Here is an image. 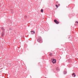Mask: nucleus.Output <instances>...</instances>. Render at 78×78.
I'll return each mask as SVG.
<instances>
[{
    "instance_id": "14",
    "label": "nucleus",
    "mask_w": 78,
    "mask_h": 78,
    "mask_svg": "<svg viewBox=\"0 0 78 78\" xmlns=\"http://www.w3.org/2000/svg\"><path fill=\"white\" fill-rule=\"evenodd\" d=\"M60 6V4H58V6Z\"/></svg>"
},
{
    "instance_id": "10",
    "label": "nucleus",
    "mask_w": 78,
    "mask_h": 78,
    "mask_svg": "<svg viewBox=\"0 0 78 78\" xmlns=\"http://www.w3.org/2000/svg\"><path fill=\"white\" fill-rule=\"evenodd\" d=\"M52 54H53L52 53H50V54H49V55L51 56H52Z\"/></svg>"
},
{
    "instance_id": "11",
    "label": "nucleus",
    "mask_w": 78,
    "mask_h": 78,
    "mask_svg": "<svg viewBox=\"0 0 78 78\" xmlns=\"http://www.w3.org/2000/svg\"><path fill=\"white\" fill-rule=\"evenodd\" d=\"M41 12H43V9H41Z\"/></svg>"
},
{
    "instance_id": "4",
    "label": "nucleus",
    "mask_w": 78,
    "mask_h": 78,
    "mask_svg": "<svg viewBox=\"0 0 78 78\" xmlns=\"http://www.w3.org/2000/svg\"><path fill=\"white\" fill-rule=\"evenodd\" d=\"M31 34H35V32L34 31H31Z\"/></svg>"
},
{
    "instance_id": "2",
    "label": "nucleus",
    "mask_w": 78,
    "mask_h": 78,
    "mask_svg": "<svg viewBox=\"0 0 78 78\" xmlns=\"http://www.w3.org/2000/svg\"><path fill=\"white\" fill-rule=\"evenodd\" d=\"M51 61L53 63L55 64V63H56V60L55 59H54L53 58H52L51 59Z\"/></svg>"
},
{
    "instance_id": "5",
    "label": "nucleus",
    "mask_w": 78,
    "mask_h": 78,
    "mask_svg": "<svg viewBox=\"0 0 78 78\" xmlns=\"http://www.w3.org/2000/svg\"><path fill=\"white\" fill-rule=\"evenodd\" d=\"M5 33H4V32H2L1 34V36L2 37H3L4 36Z\"/></svg>"
},
{
    "instance_id": "15",
    "label": "nucleus",
    "mask_w": 78,
    "mask_h": 78,
    "mask_svg": "<svg viewBox=\"0 0 78 78\" xmlns=\"http://www.w3.org/2000/svg\"><path fill=\"white\" fill-rule=\"evenodd\" d=\"M76 23H77L78 24V22L76 21Z\"/></svg>"
},
{
    "instance_id": "6",
    "label": "nucleus",
    "mask_w": 78,
    "mask_h": 78,
    "mask_svg": "<svg viewBox=\"0 0 78 78\" xmlns=\"http://www.w3.org/2000/svg\"><path fill=\"white\" fill-rule=\"evenodd\" d=\"M56 70L57 71H59V68H58V67H56Z\"/></svg>"
},
{
    "instance_id": "8",
    "label": "nucleus",
    "mask_w": 78,
    "mask_h": 78,
    "mask_svg": "<svg viewBox=\"0 0 78 78\" xmlns=\"http://www.w3.org/2000/svg\"><path fill=\"white\" fill-rule=\"evenodd\" d=\"M1 29L3 31H5V29H4V28H3V27H1Z\"/></svg>"
},
{
    "instance_id": "1",
    "label": "nucleus",
    "mask_w": 78,
    "mask_h": 78,
    "mask_svg": "<svg viewBox=\"0 0 78 78\" xmlns=\"http://www.w3.org/2000/svg\"><path fill=\"white\" fill-rule=\"evenodd\" d=\"M37 41L39 43H41L42 42V39H41V37L40 36H38V39L37 40Z\"/></svg>"
},
{
    "instance_id": "9",
    "label": "nucleus",
    "mask_w": 78,
    "mask_h": 78,
    "mask_svg": "<svg viewBox=\"0 0 78 78\" xmlns=\"http://www.w3.org/2000/svg\"><path fill=\"white\" fill-rule=\"evenodd\" d=\"M63 73L64 74H66V73H67V72H66V71H64L63 72Z\"/></svg>"
},
{
    "instance_id": "16",
    "label": "nucleus",
    "mask_w": 78,
    "mask_h": 78,
    "mask_svg": "<svg viewBox=\"0 0 78 78\" xmlns=\"http://www.w3.org/2000/svg\"><path fill=\"white\" fill-rule=\"evenodd\" d=\"M56 3L58 4V2H56Z\"/></svg>"
},
{
    "instance_id": "3",
    "label": "nucleus",
    "mask_w": 78,
    "mask_h": 78,
    "mask_svg": "<svg viewBox=\"0 0 78 78\" xmlns=\"http://www.w3.org/2000/svg\"><path fill=\"white\" fill-rule=\"evenodd\" d=\"M54 22L56 23V24H59V22L56 20H55L54 21Z\"/></svg>"
},
{
    "instance_id": "12",
    "label": "nucleus",
    "mask_w": 78,
    "mask_h": 78,
    "mask_svg": "<svg viewBox=\"0 0 78 78\" xmlns=\"http://www.w3.org/2000/svg\"><path fill=\"white\" fill-rule=\"evenodd\" d=\"M27 16H24V18H27Z\"/></svg>"
},
{
    "instance_id": "7",
    "label": "nucleus",
    "mask_w": 78,
    "mask_h": 78,
    "mask_svg": "<svg viewBox=\"0 0 78 78\" xmlns=\"http://www.w3.org/2000/svg\"><path fill=\"white\" fill-rule=\"evenodd\" d=\"M72 76H73L74 77H75V76H76V75H75V73H73L72 74Z\"/></svg>"
},
{
    "instance_id": "13",
    "label": "nucleus",
    "mask_w": 78,
    "mask_h": 78,
    "mask_svg": "<svg viewBox=\"0 0 78 78\" xmlns=\"http://www.w3.org/2000/svg\"><path fill=\"white\" fill-rule=\"evenodd\" d=\"M55 6H56V7L57 8H58V5H56Z\"/></svg>"
}]
</instances>
